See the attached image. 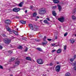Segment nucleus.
I'll list each match as a JSON object with an SVG mask.
<instances>
[{"mask_svg":"<svg viewBox=\"0 0 76 76\" xmlns=\"http://www.w3.org/2000/svg\"><path fill=\"white\" fill-rule=\"evenodd\" d=\"M46 12V8L44 7L41 8L39 9V13L40 15H43L45 14Z\"/></svg>","mask_w":76,"mask_h":76,"instance_id":"obj_1","label":"nucleus"},{"mask_svg":"<svg viewBox=\"0 0 76 76\" xmlns=\"http://www.w3.org/2000/svg\"><path fill=\"white\" fill-rule=\"evenodd\" d=\"M37 62L39 64H42L44 63V61L41 59H39L37 60Z\"/></svg>","mask_w":76,"mask_h":76,"instance_id":"obj_2","label":"nucleus"},{"mask_svg":"<svg viewBox=\"0 0 76 76\" xmlns=\"http://www.w3.org/2000/svg\"><path fill=\"white\" fill-rule=\"evenodd\" d=\"M55 69L56 71L57 72H60V66L59 65H58L56 66V67H55Z\"/></svg>","mask_w":76,"mask_h":76,"instance_id":"obj_3","label":"nucleus"},{"mask_svg":"<svg viewBox=\"0 0 76 76\" xmlns=\"http://www.w3.org/2000/svg\"><path fill=\"white\" fill-rule=\"evenodd\" d=\"M4 42L5 44H9V43H10V40L8 39H7V38L5 39L4 40Z\"/></svg>","mask_w":76,"mask_h":76,"instance_id":"obj_4","label":"nucleus"},{"mask_svg":"<svg viewBox=\"0 0 76 76\" xmlns=\"http://www.w3.org/2000/svg\"><path fill=\"white\" fill-rule=\"evenodd\" d=\"M20 9L19 8H18L17 7L13 9V11L14 12H18L20 10Z\"/></svg>","mask_w":76,"mask_h":76,"instance_id":"obj_5","label":"nucleus"},{"mask_svg":"<svg viewBox=\"0 0 76 76\" xmlns=\"http://www.w3.org/2000/svg\"><path fill=\"white\" fill-rule=\"evenodd\" d=\"M58 20L61 22H64V18L62 17V18H58Z\"/></svg>","mask_w":76,"mask_h":76,"instance_id":"obj_6","label":"nucleus"},{"mask_svg":"<svg viewBox=\"0 0 76 76\" xmlns=\"http://www.w3.org/2000/svg\"><path fill=\"white\" fill-rule=\"evenodd\" d=\"M19 63H20V62L19 61H16L15 63V65L14 66V67L13 68H14L16 66H18V65H19Z\"/></svg>","mask_w":76,"mask_h":76,"instance_id":"obj_7","label":"nucleus"},{"mask_svg":"<svg viewBox=\"0 0 76 76\" xmlns=\"http://www.w3.org/2000/svg\"><path fill=\"white\" fill-rule=\"evenodd\" d=\"M28 26L31 29V30L33 31L34 30V27H33V26L31 24H30L28 25Z\"/></svg>","mask_w":76,"mask_h":76,"instance_id":"obj_8","label":"nucleus"},{"mask_svg":"<svg viewBox=\"0 0 76 76\" xmlns=\"http://www.w3.org/2000/svg\"><path fill=\"white\" fill-rule=\"evenodd\" d=\"M5 23H8V24H9V23H11V21L9 20H7L5 21Z\"/></svg>","mask_w":76,"mask_h":76,"instance_id":"obj_9","label":"nucleus"},{"mask_svg":"<svg viewBox=\"0 0 76 76\" xmlns=\"http://www.w3.org/2000/svg\"><path fill=\"white\" fill-rule=\"evenodd\" d=\"M26 60H28L29 61H32V58L31 57H26Z\"/></svg>","mask_w":76,"mask_h":76,"instance_id":"obj_10","label":"nucleus"},{"mask_svg":"<svg viewBox=\"0 0 76 76\" xmlns=\"http://www.w3.org/2000/svg\"><path fill=\"white\" fill-rule=\"evenodd\" d=\"M58 7L59 11L60 12V11H61V9H62L61 7V6L59 5H58Z\"/></svg>","mask_w":76,"mask_h":76,"instance_id":"obj_11","label":"nucleus"},{"mask_svg":"<svg viewBox=\"0 0 76 76\" xmlns=\"http://www.w3.org/2000/svg\"><path fill=\"white\" fill-rule=\"evenodd\" d=\"M56 52L58 54H60V53H61V50L60 49H59L57 50Z\"/></svg>","mask_w":76,"mask_h":76,"instance_id":"obj_12","label":"nucleus"},{"mask_svg":"<svg viewBox=\"0 0 76 76\" xmlns=\"http://www.w3.org/2000/svg\"><path fill=\"white\" fill-rule=\"evenodd\" d=\"M12 32L14 33L15 35H18V32L16 31H15V30H12Z\"/></svg>","mask_w":76,"mask_h":76,"instance_id":"obj_13","label":"nucleus"},{"mask_svg":"<svg viewBox=\"0 0 76 76\" xmlns=\"http://www.w3.org/2000/svg\"><path fill=\"white\" fill-rule=\"evenodd\" d=\"M53 1L54 3H57V4L59 3V1H58L57 0H53Z\"/></svg>","mask_w":76,"mask_h":76,"instance_id":"obj_14","label":"nucleus"},{"mask_svg":"<svg viewBox=\"0 0 76 76\" xmlns=\"http://www.w3.org/2000/svg\"><path fill=\"white\" fill-rule=\"evenodd\" d=\"M23 2H21V3L18 4V6H19V7H22V5H23Z\"/></svg>","mask_w":76,"mask_h":76,"instance_id":"obj_15","label":"nucleus"},{"mask_svg":"<svg viewBox=\"0 0 76 76\" xmlns=\"http://www.w3.org/2000/svg\"><path fill=\"white\" fill-rule=\"evenodd\" d=\"M75 58H76V56L75 55L74 58H71L70 59L71 61V62L73 61H74V60L75 59Z\"/></svg>","mask_w":76,"mask_h":76,"instance_id":"obj_16","label":"nucleus"},{"mask_svg":"<svg viewBox=\"0 0 76 76\" xmlns=\"http://www.w3.org/2000/svg\"><path fill=\"white\" fill-rule=\"evenodd\" d=\"M6 28L7 29V31H9V32H11V29H10V28L9 27H6Z\"/></svg>","mask_w":76,"mask_h":76,"instance_id":"obj_17","label":"nucleus"},{"mask_svg":"<svg viewBox=\"0 0 76 76\" xmlns=\"http://www.w3.org/2000/svg\"><path fill=\"white\" fill-rule=\"evenodd\" d=\"M70 42L72 44H73L75 42V40L73 39H72L70 40Z\"/></svg>","mask_w":76,"mask_h":76,"instance_id":"obj_18","label":"nucleus"},{"mask_svg":"<svg viewBox=\"0 0 76 76\" xmlns=\"http://www.w3.org/2000/svg\"><path fill=\"white\" fill-rule=\"evenodd\" d=\"M52 14L53 16H56V11H53L52 12Z\"/></svg>","mask_w":76,"mask_h":76,"instance_id":"obj_19","label":"nucleus"},{"mask_svg":"<svg viewBox=\"0 0 76 76\" xmlns=\"http://www.w3.org/2000/svg\"><path fill=\"white\" fill-rule=\"evenodd\" d=\"M65 76H70V74L69 72H67L65 74Z\"/></svg>","mask_w":76,"mask_h":76,"instance_id":"obj_20","label":"nucleus"},{"mask_svg":"<svg viewBox=\"0 0 76 76\" xmlns=\"http://www.w3.org/2000/svg\"><path fill=\"white\" fill-rule=\"evenodd\" d=\"M30 9L31 10H33L34 9V7L33 6H31L30 7Z\"/></svg>","mask_w":76,"mask_h":76,"instance_id":"obj_21","label":"nucleus"},{"mask_svg":"<svg viewBox=\"0 0 76 76\" xmlns=\"http://www.w3.org/2000/svg\"><path fill=\"white\" fill-rule=\"evenodd\" d=\"M20 22L21 23H23V24H25L26 23V22L23 21H20Z\"/></svg>","mask_w":76,"mask_h":76,"instance_id":"obj_22","label":"nucleus"},{"mask_svg":"<svg viewBox=\"0 0 76 76\" xmlns=\"http://www.w3.org/2000/svg\"><path fill=\"white\" fill-rule=\"evenodd\" d=\"M56 43H53L51 44L52 46H54V47H58V45H56Z\"/></svg>","mask_w":76,"mask_h":76,"instance_id":"obj_23","label":"nucleus"},{"mask_svg":"<svg viewBox=\"0 0 76 76\" xmlns=\"http://www.w3.org/2000/svg\"><path fill=\"white\" fill-rule=\"evenodd\" d=\"M72 18L73 20H75L76 19V17L75 16L72 15Z\"/></svg>","mask_w":76,"mask_h":76,"instance_id":"obj_24","label":"nucleus"},{"mask_svg":"<svg viewBox=\"0 0 76 76\" xmlns=\"http://www.w3.org/2000/svg\"><path fill=\"white\" fill-rule=\"evenodd\" d=\"M47 44V42L45 41V42H43L42 43V45H46Z\"/></svg>","mask_w":76,"mask_h":76,"instance_id":"obj_25","label":"nucleus"},{"mask_svg":"<svg viewBox=\"0 0 76 76\" xmlns=\"http://www.w3.org/2000/svg\"><path fill=\"white\" fill-rule=\"evenodd\" d=\"M28 48L27 47H26L25 48V50H24L25 52H27L28 51Z\"/></svg>","mask_w":76,"mask_h":76,"instance_id":"obj_26","label":"nucleus"},{"mask_svg":"<svg viewBox=\"0 0 76 76\" xmlns=\"http://www.w3.org/2000/svg\"><path fill=\"white\" fill-rule=\"evenodd\" d=\"M37 12H35L34 13L33 15V16H34V17H35V16H37Z\"/></svg>","mask_w":76,"mask_h":76,"instance_id":"obj_27","label":"nucleus"},{"mask_svg":"<svg viewBox=\"0 0 76 76\" xmlns=\"http://www.w3.org/2000/svg\"><path fill=\"white\" fill-rule=\"evenodd\" d=\"M37 50H38L39 51L42 50L40 48H37Z\"/></svg>","mask_w":76,"mask_h":76,"instance_id":"obj_28","label":"nucleus"},{"mask_svg":"<svg viewBox=\"0 0 76 76\" xmlns=\"http://www.w3.org/2000/svg\"><path fill=\"white\" fill-rule=\"evenodd\" d=\"M44 22L45 23H48V21L47 20H44Z\"/></svg>","mask_w":76,"mask_h":76,"instance_id":"obj_29","label":"nucleus"},{"mask_svg":"<svg viewBox=\"0 0 76 76\" xmlns=\"http://www.w3.org/2000/svg\"><path fill=\"white\" fill-rule=\"evenodd\" d=\"M18 48L19 49H22V47L20 45L19 46Z\"/></svg>","mask_w":76,"mask_h":76,"instance_id":"obj_30","label":"nucleus"},{"mask_svg":"<svg viewBox=\"0 0 76 76\" xmlns=\"http://www.w3.org/2000/svg\"><path fill=\"white\" fill-rule=\"evenodd\" d=\"M66 47H67V45H65L64 46V50H66Z\"/></svg>","mask_w":76,"mask_h":76,"instance_id":"obj_31","label":"nucleus"},{"mask_svg":"<svg viewBox=\"0 0 76 76\" xmlns=\"http://www.w3.org/2000/svg\"><path fill=\"white\" fill-rule=\"evenodd\" d=\"M56 8H57V6H53V9H56Z\"/></svg>","mask_w":76,"mask_h":76,"instance_id":"obj_32","label":"nucleus"},{"mask_svg":"<svg viewBox=\"0 0 76 76\" xmlns=\"http://www.w3.org/2000/svg\"><path fill=\"white\" fill-rule=\"evenodd\" d=\"M46 38H47V37H46V36H45L44 37L43 39V40H44V41H45V39H46Z\"/></svg>","mask_w":76,"mask_h":76,"instance_id":"obj_33","label":"nucleus"},{"mask_svg":"<svg viewBox=\"0 0 76 76\" xmlns=\"http://www.w3.org/2000/svg\"><path fill=\"white\" fill-rule=\"evenodd\" d=\"M9 53H10V54H12V51H11V50H9L8 51Z\"/></svg>","mask_w":76,"mask_h":76,"instance_id":"obj_34","label":"nucleus"},{"mask_svg":"<svg viewBox=\"0 0 76 76\" xmlns=\"http://www.w3.org/2000/svg\"><path fill=\"white\" fill-rule=\"evenodd\" d=\"M56 50L55 49H53L52 51V53H54V52H55V51Z\"/></svg>","mask_w":76,"mask_h":76,"instance_id":"obj_35","label":"nucleus"},{"mask_svg":"<svg viewBox=\"0 0 76 76\" xmlns=\"http://www.w3.org/2000/svg\"><path fill=\"white\" fill-rule=\"evenodd\" d=\"M67 35V33H66L64 34V37H66Z\"/></svg>","mask_w":76,"mask_h":76,"instance_id":"obj_36","label":"nucleus"},{"mask_svg":"<svg viewBox=\"0 0 76 76\" xmlns=\"http://www.w3.org/2000/svg\"><path fill=\"white\" fill-rule=\"evenodd\" d=\"M73 13H75V12H76V9H75V10H73Z\"/></svg>","mask_w":76,"mask_h":76,"instance_id":"obj_37","label":"nucleus"},{"mask_svg":"<svg viewBox=\"0 0 76 76\" xmlns=\"http://www.w3.org/2000/svg\"><path fill=\"white\" fill-rule=\"evenodd\" d=\"M47 39L48 41H51V39Z\"/></svg>","mask_w":76,"mask_h":76,"instance_id":"obj_38","label":"nucleus"},{"mask_svg":"<svg viewBox=\"0 0 76 76\" xmlns=\"http://www.w3.org/2000/svg\"><path fill=\"white\" fill-rule=\"evenodd\" d=\"M15 60V58H12L11 59V61H13V60Z\"/></svg>","mask_w":76,"mask_h":76,"instance_id":"obj_39","label":"nucleus"},{"mask_svg":"<svg viewBox=\"0 0 76 76\" xmlns=\"http://www.w3.org/2000/svg\"><path fill=\"white\" fill-rule=\"evenodd\" d=\"M0 69H3V67L1 66H0Z\"/></svg>","mask_w":76,"mask_h":76,"instance_id":"obj_40","label":"nucleus"},{"mask_svg":"<svg viewBox=\"0 0 76 76\" xmlns=\"http://www.w3.org/2000/svg\"><path fill=\"white\" fill-rule=\"evenodd\" d=\"M53 63H50V66H53Z\"/></svg>","mask_w":76,"mask_h":76,"instance_id":"obj_41","label":"nucleus"},{"mask_svg":"<svg viewBox=\"0 0 76 76\" xmlns=\"http://www.w3.org/2000/svg\"><path fill=\"white\" fill-rule=\"evenodd\" d=\"M56 63L57 64H60V62H57Z\"/></svg>","mask_w":76,"mask_h":76,"instance_id":"obj_42","label":"nucleus"},{"mask_svg":"<svg viewBox=\"0 0 76 76\" xmlns=\"http://www.w3.org/2000/svg\"><path fill=\"white\" fill-rule=\"evenodd\" d=\"M3 48V47H2V46H0V49H2Z\"/></svg>","mask_w":76,"mask_h":76,"instance_id":"obj_43","label":"nucleus"},{"mask_svg":"<svg viewBox=\"0 0 76 76\" xmlns=\"http://www.w3.org/2000/svg\"><path fill=\"white\" fill-rule=\"evenodd\" d=\"M47 19L49 21H50V18H47Z\"/></svg>","mask_w":76,"mask_h":76,"instance_id":"obj_44","label":"nucleus"},{"mask_svg":"<svg viewBox=\"0 0 76 76\" xmlns=\"http://www.w3.org/2000/svg\"><path fill=\"white\" fill-rule=\"evenodd\" d=\"M74 69L75 70H76V66H75L74 67Z\"/></svg>","mask_w":76,"mask_h":76,"instance_id":"obj_45","label":"nucleus"},{"mask_svg":"<svg viewBox=\"0 0 76 76\" xmlns=\"http://www.w3.org/2000/svg\"><path fill=\"white\" fill-rule=\"evenodd\" d=\"M55 39H57V36L56 37Z\"/></svg>","mask_w":76,"mask_h":76,"instance_id":"obj_46","label":"nucleus"},{"mask_svg":"<svg viewBox=\"0 0 76 76\" xmlns=\"http://www.w3.org/2000/svg\"><path fill=\"white\" fill-rule=\"evenodd\" d=\"M16 18L17 19H19V17H16Z\"/></svg>","mask_w":76,"mask_h":76,"instance_id":"obj_47","label":"nucleus"},{"mask_svg":"<svg viewBox=\"0 0 76 76\" xmlns=\"http://www.w3.org/2000/svg\"><path fill=\"white\" fill-rule=\"evenodd\" d=\"M73 64H74V66H76V63H74Z\"/></svg>","mask_w":76,"mask_h":76,"instance_id":"obj_48","label":"nucleus"},{"mask_svg":"<svg viewBox=\"0 0 76 76\" xmlns=\"http://www.w3.org/2000/svg\"><path fill=\"white\" fill-rule=\"evenodd\" d=\"M37 19H38V18H39V17H38V16H37Z\"/></svg>","mask_w":76,"mask_h":76,"instance_id":"obj_49","label":"nucleus"},{"mask_svg":"<svg viewBox=\"0 0 76 76\" xmlns=\"http://www.w3.org/2000/svg\"><path fill=\"white\" fill-rule=\"evenodd\" d=\"M25 12V13H26L27 12V10H26Z\"/></svg>","mask_w":76,"mask_h":76,"instance_id":"obj_50","label":"nucleus"},{"mask_svg":"<svg viewBox=\"0 0 76 76\" xmlns=\"http://www.w3.org/2000/svg\"><path fill=\"white\" fill-rule=\"evenodd\" d=\"M16 29H17V31H18V28H17Z\"/></svg>","mask_w":76,"mask_h":76,"instance_id":"obj_51","label":"nucleus"},{"mask_svg":"<svg viewBox=\"0 0 76 76\" xmlns=\"http://www.w3.org/2000/svg\"><path fill=\"white\" fill-rule=\"evenodd\" d=\"M46 66H49V64H47Z\"/></svg>","mask_w":76,"mask_h":76,"instance_id":"obj_52","label":"nucleus"},{"mask_svg":"<svg viewBox=\"0 0 76 76\" xmlns=\"http://www.w3.org/2000/svg\"><path fill=\"white\" fill-rule=\"evenodd\" d=\"M10 76H13V75H10Z\"/></svg>","mask_w":76,"mask_h":76,"instance_id":"obj_53","label":"nucleus"},{"mask_svg":"<svg viewBox=\"0 0 76 76\" xmlns=\"http://www.w3.org/2000/svg\"><path fill=\"white\" fill-rule=\"evenodd\" d=\"M75 37H76V34L75 35Z\"/></svg>","mask_w":76,"mask_h":76,"instance_id":"obj_54","label":"nucleus"},{"mask_svg":"<svg viewBox=\"0 0 76 76\" xmlns=\"http://www.w3.org/2000/svg\"><path fill=\"white\" fill-rule=\"evenodd\" d=\"M33 61H35L33 60Z\"/></svg>","mask_w":76,"mask_h":76,"instance_id":"obj_55","label":"nucleus"}]
</instances>
